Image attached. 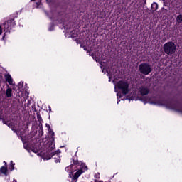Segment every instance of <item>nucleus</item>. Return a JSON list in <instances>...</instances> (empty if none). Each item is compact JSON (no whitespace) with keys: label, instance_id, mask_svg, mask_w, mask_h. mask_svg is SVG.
Here are the masks:
<instances>
[{"label":"nucleus","instance_id":"obj_1","mask_svg":"<svg viewBox=\"0 0 182 182\" xmlns=\"http://www.w3.org/2000/svg\"><path fill=\"white\" fill-rule=\"evenodd\" d=\"M130 82L127 80H121L115 84V92H117V89H119L120 92L117 93V98L122 99L123 96L127 95L130 92Z\"/></svg>","mask_w":182,"mask_h":182},{"label":"nucleus","instance_id":"obj_2","mask_svg":"<svg viewBox=\"0 0 182 182\" xmlns=\"http://www.w3.org/2000/svg\"><path fill=\"white\" fill-rule=\"evenodd\" d=\"M144 103H150L151 105H158L159 106H166L168 109H173V110H177V107L173 105L171 103H168L167 101L164 100H159L156 97H147L143 100Z\"/></svg>","mask_w":182,"mask_h":182},{"label":"nucleus","instance_id":"obj_3","mask_svg":"<svg viewBox=\"0 0 182 182\" xmlns=\"http://www.w3.org/2000/svg\"><path fill=\"white\" fill-rule=\"evenodd\" d=\"M15 25V19L14 18L9 19L3 23L4 31L5 32L3 36V40L5 39V36H6V34L9 32H11V29H12V28H14Z\"/></svg>","mask_w":182,"mask_h":182},{"label":"nucleus","instance_id":"obj_4","mask_svg":"<svg viewBox=\"0 0 182 182\" xmlns=\"http://www.w3.org/2000/svg\"><path fill=\"white\" fill-rule=\"evenodd\" d=\"M164 50L166 55H173L176 52V44L170 41L164 45Z\"/></svg>","mask_w":182,"mask_h":182},{"label":"nucleus","instance_id":"obj_5","mask_svg":"<svg viewBox=\"0 0 182 182\" xmlns=\"http://www.w3.org/2000/svg\"><path fill=\"white\" fill-rule=\"evenodd\" d=\"M85 171H87V166H86V164L82 163L80 169L74 174L72 182H77V179L82 174H83V173H85Z\"/></svg>","mask_w":182,"mask_h":182},{"label":"nucleus","instance_id":"obj_6","mask_svg":"<svg viewBox=\"0 0 182 182\" xmlns=\"http://www.w3.org/2000/svg\"><path fill=\"white\" fill-rule=\"evenodd\" d=\"M139 69V72L143 75H149L150 73L153 70L151 65L146 63H143L140 64Z\"/></svg>","mask_w":182,"mask_h":182},{"label":"nucleus","instance_id":"obj_7","mask_svg":"<svg viewBox=\"0 0 182 182\" xmlns=\"http://www.w3.org/2000/svg\"><path fill=\"white\" fill-rule=\"evenodd\" d=\"M54 150H55V144L52 143L48 149V154L43 156L44 160H50V159H52V157H53L55 154H59V153H60V151H56L55 152H54L53 151Z\"/></svg>","mask_w":182,"mask_h":182},{"label":"nucleus","instance_id":"obj_8","mask_svg":"<svg viewBox=\"0 0 182 182\" xmlns=\"http://www.w3.org/2000/svg\"><path fill=\"white\" fill-rule=\"evenodd\" d=\"M75 167H76V166H75V165H70L65 168V171H67V173H70L69 174V177L72 178V173H73V171H75Z\"/></svg>","mask_w":182,"mask_h":182},{"label":"nucleus","instance_id":"obj_9","mask_svg":"<svg viewBox=\"0 0 182 182\" xmlns=\"http://www.w3.org/2000/svg\"><path fill=\"white\" fill-rule=\"evenodd\" d=\"M139 92L142 96H144V95H149L150 90H149L147 87H141L139 90Z\"/></svg>","mask_w":182,"mask_h":182},{"label":"nucleus","instance_id":"obj_10","mask_svg":"<svg viewBox=\"0 0 182 182\" xmlns=\"http://www.w3.org/2000/svg\"><path fill=\"white\" fill-rule=\"evenodd\" d=\"M7 173H8V168H6V166H2L0 168V176H2V174H4V176H6Z\"/></svg>","mask_w":182,"mask_h":182},{"label":"nucleus","instance_id":"obj_11","mask_svg":"<svg viewBox=\"0 0 182 182\" xmlns=\"http://www.w3.org/2000/svg\"><path fill=\"white\" fill-rule=\"evenodd\" d=\"M5 77L9 84L11 85H14V80H12V77L10 75H6Z\"/></svg>","mask_w":182,"mask_h":182},{"label":"nucleus","instance_id":"obj_12","mask_svg":"<svg viewBox=\"0 0 182 182\" xmlns=\"http://www.w3.org/2000/svg\"><path fill=\"white\" fill-rule=\"evenodd\" d=\"M0 120H2V122L4 124H6L7 126H9V127H11V130H15L14 129V127H12V125L11 124V123H9V121H5L4 119H2V117H0Z\"/></svg>","mask_w":182,"mask_h":182},{"label":"nucleus","instance_id":"obj_13","mask_svg":"<svg viewBox=\"0 0 182 182\" xmlns=\"http://www.w3.org/2000/svg\"><path fill=\"white\" fill-rule=\"evenodd\" d=\"M48 136L53 139H55V132H53V131L50 129V127H49V129H48Z\"/></svg>","mask_w":182,"mask_h":182},{"label":"nucleus","instance_id":"obj_14","mask_svg":"<svg viewBox=\"0 0 182 182\" xmlns=\"http://www.w3.org/2000/svg\"><path fill=\"white\" fill-rule=\"evenodd\" d=\"M6 95L7 97H11L12 96V89L8 88L6 91Z\"/></svg>","mask_w":182,"mask_h":182},{"label":"nucleus","instance_id":"obj_15","mask_svg":"<svg viewBox=\"0 0 182 182\" xmlns=\"http://www.w3.org/2000/svg\"><path fill=\"white\" fill-rule=\"evenodd\" d=\"M159 8V5L157 4V3H153L151 5V9L153 11H157Z\"/></svg>","mask_w":182,"mask_h":182},{"label":"nucleus","instance_id":"obj_16","mask_svg":"<svg viewBox=\"0 0 182 182\" xmlns=\"http://www.w3.org/2000/svg\"><path fill=\"white\" fill-rule=\"evenodd\" d=\"M176 21L178 23H182V14H180L176 17Z\"/></svg>","mask_w":182,"mask_h":182},{"label":"nucleus","instance_id":"obj_17","mask_svg":"<svg viewBox=\"0 0 182 182\" xmlns=\"http://www.w3.org/2000/svg\"><path fill=\"white\" fill-rule=\"evenodd\" d=\"M14 169H15V164H14V161H11L9 170L12 171Z\"/></svg>","mask_w":182,"mask_h":182},{"label":"nucleus","instance_id":"obj_18","mask_svg":"<svg viewBox=\"0 0 182 182\" xmlns=\"http://www.w3.org/2000/svg\"><path fill=\"white\" fill-rule=\"evenodd\" d=\"M55 163H60V157L57 155V157H55Z\"/></svg>","mask_w":182,"mask_h":182},{"label":"nucleus","instance_id":"obj_19","mask_svg":"<svg viewBox=\"0 0 182 182\" xmlns=\"http://www.w3.org/2000/svg\"><path fill=\"white\" fill-rule=\"evenodd\" d=\"M18 89H22V87H23V82H20L18 84Z\"/></svg>","mask_w":182,"mask_h":182},{"label":"nucleus","instance_id":"obj_20","mask_svg":"<svg viewBox=\"0 0 182 182\" xmlns=\"http://www.w3.org/2000/svg\"><path fill=\"white\" fill-rule=\"evenodd\" d=\"M107 76H109V82H112V78L113 77V76L109 73V71H107Z\"/></svg>","mask_w":182,"mask_h":182},{"label":"nucleus","instance_id":"obj_21","mask_svg":"<svg viewBox=\"0 0 182 182\" xmlns=\"http://www.w3.org/2000/svg\"><path fill=\"white\" fill-rule=\"evenodd\" d=\"M53 29H55V26L53 24H50L48 31H53Z\"/></svg>","mask_w":182,"mask_h":182},{"label":"nucleus","instance_id":"obj_22","mask_svg":"<svg viewBox=\"0 0 182 182\" xmlns=\"http://www.w3.org/2000/svg\"><path fill=\"white\" fill-rule=\"evenodd\" d=\"M17 135L21 137V140H23V135H21V134H19V132L17 133Z\"/></svg>","mask_w":182,"mask_h":182},{"label":"nucleus","instance_id":"obj_23","mask_svg":"<svg viewBox=\"0 0 182 182\" xmlns=\"http://www.w3.org/2000/svg\"><path fill=\"white\" fill-rule=\"evenodd\" d=\"M0 35H2V27L0 26Z\"/></svg>","mask_w":182,"mask_h":182},{"label":"nucleus","instance_id":"obj_24","mask_svg":"<svg viewBox=\"0 0 182 182\" xmlns=\"http://www.w3.org/2000/svg\"><path fill=\"white\" fill-rule=\"evenodd\" d=\"M38 119L39 121L42 120V118H41V117H39V115H38Z\"/></svg>","mask_w":182,"mask_h":182},{"label":"nucleus","instance_id":"obj_25","mask_svg":"<svg viewBox=\"0 0 182 182\" xmlns=\"http://www.w3.org/2000/svg\"><path fill=\"white\" fill-rule=\"evenodd\" d=\"M39 5H41V1L37 3V6H39Z\"/></svg>","mask_w":182,"mask_h":182},{"label":"nucleus","instance_id":"obj_26","mask_svg":"<svg viewBox=\"0 0 182 182\" xmlns=\"http://www.w3.org/2000/svg\"><path fill=\"white\" fill-rule=\"evenodd\" d=\"M102 72H103L104 73H106V70H105V68H103V69H102Z\"/></svg>","mask_w":182,"mask_h":182},{"label":"nucleus","instance_id":"obj_27","mask_svg":"<svg viewBox=\"0 0 182 182\" xmlns=\"http://www.w3.org/2000/svg\"><path fill=\"white\" fill-rule=\"evenodd\" d=\"M100 65H101V68H103V65L102 63H100Z\"/></svg>","mask_w":182,"mask_h":182},{"label":"nucleus","instance_id":"obj_28","mask_svg":"<svg viewBox=\"0 0 182 182\" xmlns=\"http://www.w3.org/2000/svg\"><path fill=\"white\" fill-rule=\"evenodd\" d=\"M4 163L5 164V167H6V161H4Z\"/></svg>","mask_w":182,"mask_h":182},{"label":"nucleus","instance_id":"obj_29","mask_svg":"<svg viewBox=\"0 0 182 182\" xmlns=\"http://www.w3.org/2000/svg\"><path fill=\"white\" fill-rule=\"evenodd\" d=\"M13 182H16V179H14V180L13 181Z\"/></svg>","mask_w":182,"mask_h":182},{"label":"nucleus","instance_id":"obj_30","mask_svg":"<svg viewBox=\"0 0 182 182\" xmlns=\"http://www.w3.org/2000/svg\"><path fill=\"white\" fill-rule=\"evenodd\" d=\"M84 48V50H86V48L83 47Z\"/></svg>","mask_w":182,"mask_h":182},{"label":"nucleus","instance_id":"obj_31","mask_svg":"<svg viewBox=\"0 0 182 182\" xmlns=\"http://www.w3.org/2000/svg\"><path fill=\"white\" fill-rule=\"evenodd\" d=\"M179 112H181V113H182V109H180V110H179Z\"/></svg>","mask_w":182,"mask_h":182},{"label":"nucleus","instance_id":"obj_32","mask_svg":"<svg viewBox=\"0 0 182 182\" xmlns=\"http://www.w3.org/2000/svg\"><path fill=\"white\" fill-rule=\"evenodd\" d=\"M119 102H120V100H118V101H117V103H119Z\"/></svg>","mask_w":182,"mask_h":182},{"label":"nucleus","instance_id":"obj_33","mask_svg":"<svg viewBox=\"0 0 182 182\" xmlns=\"http://www.w3.org/2000/svg\"><path fill=\"white\" fill-rule=\"evenodd\" d=\"M31 1H35V0H31Z\"/></svg>","mask_w":182,"mask_h":182},{"label":"nucleus","instance_id":"obj_34","mask_svg":"<svg viewBox=\"0 0 182 182\" xmlns=\"http://www.w3.org/2000/svg\"><path fill=\"white\" fill-rule=\"evenodd\" d=\"M95 177H97V175H95Z\"/></svg>","mask_w":182,"mask_h":182},{"label":"nucleus","instance_id":"obj_35","mask_svg":"<svg viewBox=\"0 0 182 182\" xmlns=\"http://www.w3.org/2000/svg\"><path fill=\"white\" fill-rule=\"evenodd\" d=\"M95 177H97V175H95Z\"/></svg>","mask_w":182,"mask_h":182},{"label":"nucleus","instance_id":"obj_36","mask_svg":"<svg viewBox=\"0 0 182 182\" xmlns=\"http://www.w3.org/2000/svg\"><path fill=\"white\" fill-rule=\"evenodd\" d=\"M113 83H114V80H113Z\"/></svg>","mask_w":182,"mask_h":182}]
</instances>
